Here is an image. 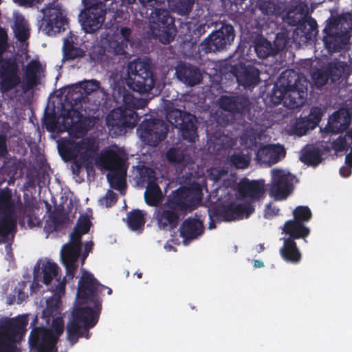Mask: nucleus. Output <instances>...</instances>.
<instances>
[{
    "label": "nucleus",
    "instance_id": "f3484780",
    "mask_svg": "<svg viewBox=\"0 0 352 352\" xmlns=\"http://www.w3.org/2000/svg\"><path fill=\"white\" fill-rule=\"evenodd\" d=\"M235 34L231 25L224 24L217 30L210 33L201 43V50L206 53L223 50L234 41Z\"/></svg>",
    "mask_w": 352,
    "mask_h": 352
},
{
    "label": "nucleus",
    "instance_id": "4d7b16f0",
    "mask_svg": "<svg viewBox=\"0 0 352 352\" xmlns=\"http://www.w3.org/2000/svg\"><path fill=\"white\" fill-rule=\"evenodd\" d=\"M132 30L129 27H122L120 29V34L121 36V40L124 41L126 43H129L131 46L133 45V41L131 38Z\"/></svg>",
    "mask_w": 352,
    "mask_h": 352
},
{
    "label": "nucleus",
    "instance_id": "7ed1b4c3",
    "mask_svg": "<svg viewBox=\"0 0 352 352\" xmlns=\"http://www.w3.org/2000/svg\"><path fill=\"white\" fill-rule=\"evenodd\" d=\"M197 201V190L191 188L181 186L172 191L154 212L159 228L164 230L176 228L181 217L195 208Z\"/></svg>",
    "mask_w": 352,
    "mask_h": 352
},
{
    "label": "nucleus",
    "instance_id": "412c9836",
    "mask_svg": "<svg viewBox=\"0 0 352 352\" xmlns=\"http://www.w3.org/2000/svg\"><path fill=\"white\" fill-rule=\"evenodd\" d=\"M219 107L233 116H245L250 111L251 102L245 94L222 95L218 100Z\"/></svg>",
    "mask_w": 352,
    "mask_h": 352
},
{
    "label": "nucleus",
    "instance_id": "6ab92c4d",
    "mask_svg": "<svg viewBox=\"0 0 352 352\" xmlns=\"http://www.w3.org/2000/svg\"><path fill=\"white\" fill-rule=\"evenodd\" d=\"M269 195L275 200L285 199L292 192L294 177L280 169H272Z\"/></svg>",
    "mask_w": 352,
    "mask_h": 352
},
{
    "label": "nucleus",
    "instance_id": "ea45409f",
    "mask_svg": "<svg viewBox=\"0 0 352 352\" xmlns=\"http://www.w3.org/2000/svg\"><path fill=\"white\" fill-rule=\"evenodd\" d=\"M287 72H284L281 74L280 77V86L278 87L277 85H275L270 95V100L272 102L275 104H279L282 102H284L286 98V87H288V85H286V74Z\"/></svg>",
    "mask_w": 352,
    "mask_h": 352
},
{
    "label": "nucleus",
    "instance_id": "4be33fe9",
    "mask_svg": "<svg viewBox=\"0 0 352 352\" xmlns=\"http://www.w3.org/2000/svg\"><path fill=\"white\" fill-rule=\"evenodd\" d=\"M127 157L120 149H102L95 159V164L101 170H110L129 165Z\"/></svg>",
    "mask_w": 352,
    "mask_h": 352
},
{
    "label": "nucleus",
    "instance_id": "20e7f679",
    "mask_svg": "<svg viewBox=\"0 0 352 352\" xmlns=\"http://www.w3.org/2000/svg\"><path fill=\"white\" fill-rule=\"evenodd\" d=\"M69 115L72 117L69 134L74 140L68 145L67 153L76 166L88 173V138L84 114L76 105L69 111Z\"/></svg>",
    "mask_w": 352,
    "mask_h": 352
},
{
    "label": "nucleus",
    "instance_id": "4468645a",
    "mask_svg": "<svg viewBox=\"0 0 352 352\" xmlns=\"http://www.w3.org/2000/svg\"><path fill=\"white\" fill-rule=\"evenodd\" d=\"M168 130V124L160 119H145L138 129L142 141L151 146H156L163 141Z\"/></svg>",
    "mask_w": 352,
    "mask_h": 352
},
{
    "label": "nucleus",
    "instance_id": "393cba45",
    "mask_svg": "<svg viewBox=\"0 0 352 352\" xmlns=\"http://www.w3.org/2000/svg\"><path fill=\"white\" fill-rule=\"evenodd\" d=\"M254 211V207L251 202L231 203L221 209H217L215 214L221 217L224 221H230L243 219L244 216L248 217Z\"/></svg>",
    "mask_w": 352,
    "mask_h": 352
},
{
    "label": "nucleus",
    "instance_id": "09e8293b",
    "mask_svg": "<svg viewBox=\"0 0 352 352\" xmlns=\"http://www.w3.org/2000/svg\"><path fill=\"white\" fill-rule=\"evenodd\" d=\"M259 10L264 15L278 16L281 13V8L272 1H264L259 4Z\"/></svg>",
    "mask_w": 352,
    "mask_h": 352
},
{
    "label": "nucleus",
    "instance_id": "4c0bfd02",
    "mask_svg": "<svg viewBox=\"0 0 352 352\" xmlns=\"http://www.w3.org/2000/svg\"><path fill=\"white\" fill-rule=\"evenodd\" d=\"M63 60H72L83 57L85 52L75 46L73 36H69L64 38L63 46Z\"/></svg>",
    "mask_w": 352,
    "mask_h": 352
},
{
    "label": "nucleus",
    "instance_id": "6e6d98bb",
    "mask_svg": "<svg viewBox=\"0 0 352 352\" xmlns=\"http://www.w3.org/2000/svg\"><path fill=\"white\" fill-rule=\"evenodd\" d=\"M118 200V196L113 191L109 190L106 195L102 200V204H104L106 207H111L114 205Z\"/></svg>",
    "mask_w": 352,
    "mask_h": 352
},
{
    "label": "nucleus",
    "instance_id": "9b49d317",
    "mask_svg": "<svg viewBox=\"0 0 352 352\" xmlns=\"http://www.w3.org/2000/svg\"><path fill=\"white\" fill-rule=\"evenodd\" d=\"M17 203L18 199L12 198L10 190H0V236L2 241L9 239L16 228Z\"/></svg>",
    "mask_w": 352,
    "mask_h": 352
},
{
    "label": "nucleus",
    "instance_id": "dca6fc26",
    "mask_svg": "<svg viewBox=\"0 0 352 352\" xmlns=\"http://www.w3.org/2000/svg\"><path fill=\"white\" fill-rule=\"evenodd\" d=\"M286 98L285 105L290 109L302 107L307 99V87L300 83L299 77L293 71H286Z\"/></svg>",
    "mask_w": 352,
    "mask_h": 352
},
{
    "label": "nucleus",
    "instance_id": "e433bc0d",
    "mask_svg": "<svg viewBox=\"0 0 352 352\" xmlns=\"http://www.w3.org/2000/svg\"><path fill=\"white\" fill-rule=\"evenodd\" d=\"M300 160L305 164L316 167L322 160V151L319 147L310 146L304 149Z\"/></svg>",
    "mask_w": 352,
    "mask_h": 352
},
{
    "label": "nucleus",
    "instance_id": "603ef678",
    "mask_svg": "<svg viewBox=\"0 0 352 352\" xmlns=\"http://www.w3.org/2000/svg\"><path fill=\"white\" fill-rule=\"evenodd\" d=\"M87 82H82L73 87L72 90V98L75 101L81 102L84 100L88 96L87 90Z\"/></svg>",
    "mask_w": 352,
    "mask_h": 352
},
{
    "label": "nucleus",
    "instance_id": "69168bd1",
    "mask_svg": "<svg viewBox=\"0 0 352 352\" xmlns=\"http://www.w3.org/2000/svg\"><path fill=\"white\" fill-rule=\"evenodd\" d=\"M207 25L206 24L199 25L195 30V34L198 35H201L206 32V28Z\"/></svg>",
    "mask_w": 352,
    "mask_h": 352
},
{
    "label": "nucleus",
    "instance_id": "a18cd8bd",
    "mask_svg": "<svg viewBox=\"0 0 352 352\" xmlns=\"http://www.w3.org/2000/svg\"><path fill=\"white\" fill-rule=\"evenodd\" d=\"M230 164L236 168L244 169L249 166L250 157L242 151L234 152L228 158Z\"/></svg>",
    "mask_w": 352,
    "mask_h": 352
},
{
    "label": "nucleus",
    "instance_id": "13d9d810",
    "mask_svg": "<svg viewBox=\"0 0 352 352\" xmlns=\"http://www.w3.org/2000/svg\"><path fill=\"white\" fill-rule=\"evenodd\" d=\"M25 287L24 283H19L18 287L15 289V293L17 294V301L18 304L21 303L27 297L28 294L23 292Z\"/></svg>",
    "mask_w": 352,
    "mask_h": 352
},
{
    "label": "nucleus",
    "instance_id": "2f4dec72",
    "mask_svg": "<svg viewBox=\"0 0 352 352\" xmlns=\"http://www.w3.org/2000/svg\"><path fill=\"white\" fill-rule=\"evenodd\" d=\"M283 231L288 235L287 239H292L294 241L299 239H305L310 234L309 228L305 223L292 219L285 223Z\"/></svg>",
    "mask_w": 352,
    "mask_h": 352
},
{
    "label": "nucleus",
    "instance_id": "a19ab883",
    "mask_svg": "<svg viewBox=\"0 0 352 352\" xmlns=\"http://www.w3.org/2000/svg\"><path fill=\"white\" fill-rule=\"evenodd\" d=\"M306 18L303 9L300 6H295L289 9L284 20L289 25L298 27Z\"/></svg>",
    "mask_w": 352,
    "mask_h": 352
},
{
    "label": "nucleus",
    "instance_id": "aec40b11",
    "mask_svg": "<svg viewBox=\"0 0 352 352\" xmlns=\"http://www.w3.org/2000/svg\"><path fill=\"white\" fill-rule=\"evenodd\" d=\"M140 180L146 184L144 192L146 204L149 206H159L163 199V194L157 183L155 171L148 167L142 168L140 171Z\"/></svg>",
    "mask_w": 352,
    "mask_h": 352
},
{
    "label": "nucleus",
    "instance_id": "f03ea898",
    "mask_svg": "<svg viewBox=\"0 0 352 352\" xmlns=\"http://www.w3.org/2000/svg\"><path fill=\"white\" fill-rule=\"evenodd\" d=\"M6 31L0 28V85L3 92L12 89L21 84L23 91L32 89L38 83L43 69L40 62L32 60L22 69L23 81L19 75V67L16 61L3 60L1 54L8 47Z\"/></svg>",
    "mask_w": 352,
    "mask_h": 352
},
{
    "label": "nucleus",
    "instance_id": "72a5a7b5",
    "mask_svg": "<svg viewBox=\"0 0 352 352\" xmlns=\"http://www.w3.org/2000/svg\"><path fill=\"white\" fill-rule=\"evenodd\" d=\"M254 48L257 56L261 59H265L278 54L273 43L263 35L256 36L254 41Z\"/></svg>",
    "mask_w": 352,
    "mask_h": 352
},
{
    "label": "nucleus",
    "instance_id": "0eeeda50",
    "mask_svg": "<svg viewBox=\"0 0 352 352\" xmlns=\"http://www.w3.org/2000/svg\"><path fill=\"white\" fill-rule=\"evenodd\" d=\"M87 232L88 217L86 215L80 216L76 226L69 235V241L61 248L60 258L62 263L65 265L67 274H71L72 276L80 254L81 237Z\"/></svg>",
    "mask_w": 352,
    "mask_h": 352
},
{
    "label": "nucleus",
    "instance_id": "f8f14e48",
    "mask_svg": "<svg viewBox=\"0 0 352 352\" xmlns=\"http://www.w3.org/2000/svg\"><path fill=\"white\" fill-rule=\"evenodd\" d=\"M168 122L178 129L182 138L189 142H195L198 138L197 118L190 113L177 109H171L166 112Z\"/></svg>",
    "mask_w": 352,
    "mask_h": 352
},
{
    "label": "nucleus",
    "instance_id": "ddd939ff",
    "mask_svg": "<svg viewBox=\"0 0 352 352\" xmlns=\"http://www.w3.org/2000/svg\"><path fill=\"white\" fill-rule=\"evenodd\" d=\"M227 74L236 78L238 84L244 88H254L260 82V71L254 65H246L240 60H230L224 67Z\"/></svg>",
    "mask_w": 352,
    "mask_h": 352
},
{
    "label": "nucleus",
    "instance_id": "5701e85b",
    "mask_svg": "<svg viewBox=\"0 0 352 352\" xmlns=\"http://www.w3.org/2000/svg\"><path fill=\"white\" fill-rule=\"evenodd\" d=\"M340 20L338 18H329L323 32V41L325 47L329 52H338L346 32L340 29Z\"/></svg>",
    "mask_w": 352,
    "mask_h": 352
},
{
    "label": "nucleus",
    "instance_id": "c756f323",
    "mask_svg": "<svg viewBox=\"0 0 352 352\" xmlns=\"http://www.w3.org/2000/svg\"><path fill=\"white\" fill-rule=\"evenodd\" d=\"M285 155L283 146L269 144L258 150L256 158L259 162L271 166L278 162Z\"/></svg>",
    "mask_w": 352,
    "mask_h": 352
},
{
    "label": "nucleus",
    "instance_id": "58836bf2",
    "mask_svg": "<svg viewBox=\"0 0 352 352\" xmlns=\"http://www.w3.org/2000/svg\"><path fill=\"white\" fill-rule=\"evenodd\" d=\"M297 34L303 36L306 41H311L318 34V25L316 21L311 17H307L300 26L296 28Z\"/></svg>",
    "mask_w": 352,
    "mask_h": 352
},
{
    "label": "nucleus",
    "instance_id": "c85d7f7f",
    "mask_svg": "<svg viewBox=\"0 0 352 352\" xmlns=\"http://www.w3.org/2000/svg\"><path fill=\"white\" fill-rule=\"evenodd\" d=\"M107 0H89V34L101 28L104 21Z\"/></svg>",
    "mask_w": 352,
    "mask_h": 352
},
{
    "label": "nucleus",
    "instance_id": "cd10ccee",
    "mask_svg": "<svg viewBox=\"0 0 352 352\" xmlns=\"http://www.w3.org/2000/svg\"><path fill=\"white\" fill-rule=\"evenodd\" d=\"M351 120V116L347 111L338 110L329 116L324 131L327 133L332 134L342 133L348 129Z\"/></svg>",
    "mask_w": 352,
    "mask_h": 352
},
{
    "label": "nucleus",
    "instance_id": "473e14b6",
    "mask_svg": "<svg viewBox=\"0 0 352 352\" xmlns=\"http://www.w3.org/2000/svg\"><path fill=\"white\" fill-rule=\"evenodd\" d=\"M280 254L285 261L291 263H298L302 259L296 243L292 239H283V245L280 249Z\"/></svg>",
    "mask_w": 352,
    "mask_h": 352
},
{
    "label": "nucleus",
    "instance_id": "5fc2aeb1",
    "mask_svg": "<svg viewBox=\"0 0 352 352\" xmlns=\"http://www.w3.org/2000/svg\"><path fill=\"white\" fill-rule=\"evenodd\" d=\"M129 43L123 40L120 41L113 40L110 41L109 43V47L111 50L110 52L116 55H124L126 54V49L127 48Z\"/></svg>",
    "mask_w": 352,
    "mask_h": 352
},
{
    "label": "nucleus",
    "instance_id": "37998d69",
    "mask_svg": "<svg viewBox=\"0 0 352 352\" xmlns=\"http://www.w3.org/2000/svg\"><path fill=\"white\" fill-rule=\"evenodd\" d=\"M195 0H168L171 9L180 15L188 14L194 6Z\"/></svg>",
    "mask_w": 352,
    "mask_h": 352
},
{
    "label": "nucleus",
    "instance_id": "338daca9",
    "mask_svg": "<svg viewBox=\"0 0 352 352\" xmlns=\"http://www.w3.org/2000/svg\"><path fill=\"white\" fill-rule=\"evenodd\" d=\"M340 173L342 177H347L351 174V170L349 168L342 167Z\"/></svg>",
    "mask_w": 352,
    "mask_h": 352
},
{
    "label": "nucleus",
    "instance_id": "bb28decb",
    "mask_svg": "<svg viewBox=\"0 0 352 352\" xmlns=\"http://www.w3.org/2000/svg\"><path fill=\"white\" fill-rule=\"evenodd\" d=\"M322 111L319 107H313L308 116L300 117L295 125V133L299 136L305 135L309 130L315 129L321 120Z\"/></svg>",
    "mask_w": 352,
    "mask_h": 352
},
{
    "label": "nucleus",
    "instance_id": "a211bd4d",
    "mask_svg": "<svg viewBox=\"0 0 352 352\" xmlns=\"http://www.w3.org/2000/svg\"><path fill=\"white\" fill-rule=\"evenodd\" d=\"M43 17L41 23L42 31L48 35L59 32L64 25V11L56 2H52L41 9Z\"/></svg>",
    "mask_w": 352,
    "mask_h": 352
},
{
    "label": "nucleus",
    "instance_id": "9d476101",
    "mask_svg": "<svg viewBox=\"0 0 352 352\" xmlns=\"http://www.w3.org/2000/svg\"><path fill=\"white\" fill-rule=\"evenodd\" d=\"M149 23L154 37L161 43L168 44L174 40L177 31L175 18L167 9L154 8Z\"/></svg>",
    "mask_w": 352,
    "mask_h": 352
},
{
    "label": "nucleus",
    "instance_id": "b1692460",
    "mask_svg": "<svg viewBox=\"0 0 352 352\" xmlns=\"http://www.w3.org/2000/svg\"><path fill=\"white\" fill-rule=\"evenodd\" d=\"M237 191L242 198H248L251 202L260 201L265 196L264 180H250L244 177L237 185Z\"/></svg>",
    "mask_w": 352,
    "mask_h": 352
},
{
    "label": "nucleus",
    "instance_id": "6e6552de",
    "mask_svg": "<svg viewBox=\"0 0 352 352\" xmlns=\"http://www.w3.org/2000/svg\"><path fill=\"white\" fill-rule=\"evenodd\" d=\"M27 324L25 316L0 320V352H15L16 343L25 334Z\"/></svg>",
    "mask_w": 352,
    "mask_h": 352
},
{
    "label": "nucleus",
    "instance_id": "e2e57ef3",
    "mask_svg": "<svg viewBox=\"0 0 352 352\" xmlns=\"http://www.w3.org/2000/svg\"><path fill=\"white\" fill-rule=\"evenodd\" d=\"M140 4L144 7L151 6L154 7V5L157 3H162L164 2V0H139Z\"/></svg>",
    "mask_w": 352,
    "mask_h": 352
},
{
    "label": "nucleus",
    "instance_id": "39448f33",
    "mask_svg": "<svg viewBox=\"0 0 352 352\" xmlns=\"http://www.w3.org/2000/svg\"><path fill=\"white\" fill-rule=\"evenodd\" d=\"M88 280L84 277L78 283L76 302L67 325V339L74 343L79 336L87 337Z\"/></svg>",
    "mask_w": 352,
    "mask_h": 352
},
{
    "label": "nucleus",
    "instance_id": "f257e3e1",
    "mask_svg": "<svg viewBox=\"0 0 352 352\" xmlns=\"http://www.w3.org/2000/svg\"><path fill=\"white\" fill-rule=\"evenodd\" d=\"M59 271L57 264L50 260L41 261L34 269V282L46 285L52 283L50 289L54 293V296L46 300V307L42 313V318L47 324H50L52 320L51 327L49 329L35 328L29 338L30 346L38 352H54L58 338L64 330L60 298L64 294L65 284L60 280Z\"/></svg>",
    "mask_w": 352,
    "mask_h": 352
},
{
    "label": "nucleus",
    "instance_id": "f704fd0d",
    "mask_svg": "<svg viewBox=\"0 0 352 352\" xmlns=\"http://www.w3.org/2000/svg\"><path fill=\"white\" fill-rule=\"evenodd\" d=\"M13 30L16 38L21 43V51L26 52L28 44L26 40L30 36V28L25 19L18 14H14V24Z\"/></svg>",
    "mask_w": 352,
    "mask_h": 352
},
{
    "label": "nucleus",
    "instance_id": "0e129e2a",
    "mask_svg": "<svg viewBox=\"0 0 352 352\" xmlns=\"http://www.w3.org/2000/svg\"><path fill=\"white\" fill-rule=\"evenodd\" d=\"M6 153L5 138L0 135V156H3Z\"/></svg>",
    "mask_w": 352,
    "mask_h": 352
},
{
    "label": "nucleus",
    "instance_id": "79ce46f5",
    "mask_svg": "<svg viewBox=\"0 0 352 352\" xmlns=\"http://www.w3.org/2000/svg\"><path fill=\"white\" fill-rule=\"evenodd\" d=\"M346 66V63L343 61L330 62L328 63L325 68L331 82H336L340 79Z\"/></svg>",
    "mask_w": 352,
    "mask_h": 352
},
{
    "label": "nucleus",
    "instance_id": "a878e982",
    "mask_svg": "<svg viewBox=\"0 0 352 352\" xmlns=\"http://www.w3.org/2000/svg\"><path fill=\"white\" fill-rule=\"evenodd\" d=\"M175 74L179 81L190 87L197 85L202 80L200 69L190 63L178 64L175 68Z\"/></svg>",
    "mask_w": 352,
    "mask_h": 352
},
{
    "label": "nucleus",
    "instance_id": "8fccbe9b",
    "mask_svg": "<svg viewBox=\"0 0 352 352\" xmlns=\"http://www.w3.org/2000/svg\"><path fill=\"white\" fill-rule=\"evenodd\" d=\"M293 215L292 220L302 222V223L309 221L312 217L309 208L304 206H297L293 211Z\"/></svg>",
    "mask_w": 352,
    "mask_h": 352
},
{
    "label": "nucleus",
    "instance_id": "c9c22d12",
    "mask_svg": "<svg viewBox=\"0 0 352 352\" xmlns=\"http://www.w3.org/2000/svg\"><path fill=\"white\" fill-rule=\"evenodd\" d=\"M129 165L108 170L107 179L110 186L117 190H122L126 184V175Z\"/></svg>",
    "mask_w": 352,
    "mask_h": 352
},
{
    "label": "nucleus",
    "instance_id": "052dcab7",
    "mask_svg": "<svg viewBox=\"0 0 352 352\" xmlns=\"http://www.w3.org/2000/svg\"><path fill=\"white\" fill-rule=\"evenodd\" d=\"M99 150V145L98 143H96L95 139L94 137L89 135V160L93 157L95 153H96Z\"/></svg>",
    "mask_w": 352,
    "mask_h": 352
},
{
    "label": "nucleus",
    "instance_id": "49530a36",
    "mask_svg": "<svg viewBox=\"0 0 352 352\" xmlns=\"http://www.w3.org/2000/svg\"><path fill=\"white\" fill-rule=\"evenodd\" d=\"M186 151L179 147H171L166 153V157L170 164H182L185 161Z\"/></svg>",
    "mask_w": 352,
    "mask_h": 352
},
{
    "label": "nucleus",
    "instance_id": "7c9ffc66",
    "mask_svg": "<svg viewBox=\"0 0 352 352\" xmlns=\"http://www.w3.org/2000/svg\"><path fill=\"white\" fill-rule=\"evenodd\" d=\"M204 230V223L198 219L188 217L182 223L180 236L185 241L192 240L200 236Z\"/></svg>",
    "mask_w": 352,
    "mask_h": 352
},
{
    "label": "nucleus",
    "instance_id": "774afa93",
    "mask_svg": "<svg viewBox=\"0 0 352 352\" xmlns=\"http://www.w3.org/2000/svg\"><path fill=\"white\" fill-rule=\"evenodd\" d=\"M345 162L350 168H352V148L351 151L346 155Z\"/></svg>",
    "mask_w": 352,
    "mask_h": 352
},
{
    "label": "nucleus",
    "instance_id": "de8ad7c7",
    "mask_svg": "<svg viewBox=\"0 0 352 352\" xmlns=\"http://www.w3.org/2000/svg\"><path fill=\"white\" fill-rule=\"evenodd\" d=\"M311 78L314 85L317 89H321L329 79L326 68L316 69L311 74Z\"/></svg>",
    "mask_w": 352,
    "mask_h": 352
},
{
    "label": "nucleus",
    "instance_id": "2eb2a0df",
    "mask_svg": "<svg viewBox=\"0 0 352 352\" xmlns=\"http://www.w3.org/2000/svg\"><path fill=\"white\" fill-rule=\"evenodd\" d=\"M107 289V294H112V289L101 284L89 272V329L94 327L98 323L102 308V292Z\"/></svg>",
    "mask_w": 352,
    "mask_h": 352
},
{
    "label": "nucleus",
    "instance_id": "3c124183",
    "mask_svg": "<svg viewBox=\"0 0 352 352\" xmlns=\"http://www.w3.org/2000/svg\"><path fill=\"white\" fill-rule=\"evenodd\" d=\"M83 8L78 14V23L85 35L88 32V0H82Z\"/></svg>",
    "mask_w": 352,
    "mask_h": 352
},
{
    "label": "nucleus",
    "instance_id": "423d86ee",
    "mask_svg": "<svg viewBox=\"0 0 352 352\" xmlns=\"http://www.w3.org/2000/svg\"><path fill=\"white\" fill-rule=\"evenodd\" d=\"M122 101L123 107L111 111L105 120L109 135L113 138L124 135L127 128L135 127L140 119L138 113L134 111L138 98L126 91L123 95Z\"/></svg>",
    "mask_w": 352,
    "mask_h": 352
},
{
    "label": "nucleus",
    "instance_id": "1a4fd4ad",
    "mask_svg": "<svg viewBox=\"0 0 352 352\" xmlns=\"http://www.w3.org/2000/svg\"><path fill=\"white\" fill-rule=\"evenodd\" d=\"M128 85L140 94L150 92L154 87L155 77L150 65L141 60L130 62L127 65Z\"/></svg>",
    "mask_w": 352,
    "mask_h": 352
},
{
    "label": "nucleus",
    "instance_id": "c03bdc74",
    "mask_svg": "<svg viewBox=\"0 0 352 352\" xmlns=\"http://www.w3.org/2000/svg\"><path fill=\"white\" fill-rule=\"evenodd\" d=\"M145 223L144 213L140 210H133L127 214V224L132 230H138Z\"/></svg>",
    "mask_w": 352,
    "mask_h": 352
},
{
    "label": "nucleus",
    "instance_id": "864d4df0",
    "mask_svg": "<svg viewBox=\"0 0 352 352\" xmlns=\"http://www.w3.org/2000/svg\"><path fill=\"white\" fill-rule=\"evenodd\" d=\"M289 41V33L287 31L284 30L280 32H278L276 34L275 39L274 41L273 45L276 49H277L278 53L280 51L283 50Z\"/></svg>",
    "mask_w": 352,
    "mask_h": 352
},
{
    "label": "nucleus",
    "instance_id": "bf43d9fd",
    "mask_svg": "<svg viewBox=\"0 0 352 352\" xmlns=\"http://www.w3.org/2000/svg\"><path fill=\"white\" fill-rule=\"evenodd\" d=\"M279 209L276 207H272L270 204L266 206L265 210V217L266 219L272 218L278 214Z\"/></svg>",
    "mask_w": 352,
    "mask_h": 352
},
{
    "label": "nucleus",
    "instance_id": "680f3d73",
    "mask_svg": "<svg viewBox=\"0 0 352 352\" xmlns=\"http://www.w3.org/2000/svg\"><path fill=\"white\" fill-rule=\"evenodd\" d=\"M100 87V82L94 79H89V101L93 96V92Z\"/></svg>",
    "mask_w": 352,
    "mask_h": 352
}]
</instances>
